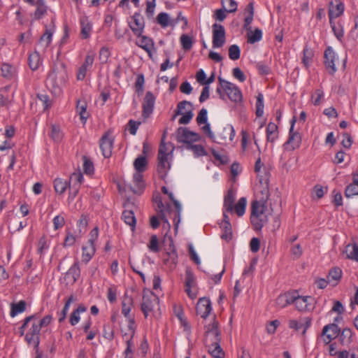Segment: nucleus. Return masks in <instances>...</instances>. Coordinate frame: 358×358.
Segmentation results:
<instances>
[{
  "label": "nucleus",
  "instance_id": "nucleus-8",
  "mask_svg": "<svg viewBox=\"0 0 358 358\" xmlns=\"http://www.w3.org/2000/svg\"><path fill=\"white\" fill-rule=\"evenodd\" d=\"M159 301V298L152 292L146 289L143 291L141 309L145 318L148 317L150 313L153 311Z\"/></svg>",
  "mask_w": 358,
  "mask_h": 358
},
{
  "label": "nucleus",
  "instance_id": "nucleus-4",
  "mask_svg": "<svg viewBox=\"0 0 358 358\" xmlns=\"http://www.w3.org/2000/svg\"><path fill=\"white\" fill-rule=\"evenodd\" d=\"M38 315L34 314L24 318L23 324L20 327V335L24 334V330L28 324L31 322V326L25 335V341L29 345H33L34 348H37L40 344L39 334L41 328L38 324Z\"/></svg>",
  "mask_w": 358,
  "mask_h": 358
},
{
  "label": "nucleus",
  "instance_id": "nucleus-12",
  "mask_svg": "<svg viewBox=\"0 0 358 358\" xmlns=\"http://www.w3.org/2000/svg\"><path fill=\"white\" fill-rule=\"evenodd\" d=\"M192 104L188 101H182L177 106L176 114H182L179 119L178 123L180 124H188L193 117Z\"/></svg>",
  "mask_w": 358,
  "mask_h": 358
},
{
  "label": "nucleus",
  "instance_id": "nucleus-19",
  "mask_svg": "<svg viewBox=\"0 0 358 358\" xmlns=\"http://www.w3.org/2000/svg\"><path fill=\"white\" fill-rule=\"evenodd\" d=\"M131 22H129V27L136 36H141L144 31L145 20L139 12H136L131 17Z\"/></svg>",
  "mask_w": 358,
  "mask_h": 358
},
{
  "label": "nucleus",
  "instance_id": "nucleus-35",
  "mask_svg": "<svg viewBox=\"0 0 358 358\" xmlns=\"http://www.w3.org/2000/svg\"><path fill=\"white\" fill-rule=\"evenodd\" d=\"M344 12V4L342 2H338L336 6H334L333 2L329 3V21L333 20L334 18L338 17Z\"/></svg>",
  "mask_w": 358,
  "mask_h": 358
},
{
  "label": "nucleus",
  "instance_id": "nucleus-38",
  "mask_svg": "<svg viewBox=\"0 0 358 358\" xmlns=\"http://www.w3.org/2000/svg\"><path fill=\"white\" fill-rule=\"evenodd\" d=\"M87 103L85 100L81 99L77 101L76 112L80 115V120L83 124H85L89 113L87 112Z\"/></svg>",
  "mask_w": 358,
  "mask_h": 358
},
{
  "label": "nucleus",
  "instance_id": "nucleus-18",
  "mask_svg": "<svg viewBox=\"0 0 358 358\" xmlns=\"http://www.w3.org/2000/svg\"><path fill=\"white\" fill-rule=\"evenodd\" d=\"M95 55V52L92 50L87 52L84 62L79 67L77 72L76 78L78 80H83L85 79L87 71L93 66Z\"/></svg>",
  "mask_w": 358,
  "mask_h": 358
},
{
  "label": "nucleus",
  "instance_id": "nucleus-54",
  "mask_svg": "<svg viewBox=\"0 0 358 358\" xmlns=\"http://www.w3.org/2000/svg\"><path fill=\"white\" fill-rule=\"evenodd\" d=\"M339 358H358V347L351 348L348 351H341Z\"/></svg>",
  "mask_w": 358,
  "mask_h": 358
},
{
  "label": "nucleus",
  "instance_id": "nucleus-21",
  "mask_svg": "<svg viewBox=\"0 0 358 358\" xmlns=\"http://www.w3.org/2000/svg\"><path fill=\"white\" fill-rule=\"evenodd\" d=\"M219 323L216 320L215 316L213 317V322L205 327V339L204 342L216 341V338H220V331L218 329Z\"/></svg>",
  "mask_w": 358,
  "mask_h": 358
},
{
  "label": "nucleus",
  "instance_id": "nucleus-36",
  "mask_svg": "<svg viewBox=\"0 0 358 358\" xmlns=\"http://www.w3.org/2000/svg\"><path fill=\"white\" fill-rule=\"evenodd\" d=\"M82 250V261L83 262L87 264L95 254V244L87 243V245L83 246Z\"/></svg>",
  "mask_w": 358,
  "mask_h": 358
},
{
  "label": "nucleus",
  "instance_id": "nucleus-32",
  "mask_svg": "<svg viewBox=\"0 0 358 358\" xmlns=\"http://www.w3.org/2000/svg\"><path fill=\"white\" fill-rule=\"evenodd\" d=\"M139 40L136 41V45L144 50L151 58L152 53V50L154 48V41L152 38L143 36V34L141 36H137Z\"/></svg>",
  "mask_w": 358,
  "mask_h": 358
},
{
  "label": "nucleus",
  "instance_id": "nucleus-15",
  "mask_svg": "<svg viewBox=\"0 0 358 358\" xmlns=\"http://www.w3.org/2000/svg\"><path fill=\"white\" fill-rule=\"evenodd\" d=\"M133 304V298L124 295L122 301V313L128 321L127 329H131L132 331L133 328L136 327L134 317L130 314Z\"/></svg>",
  "mask_w": 358,
  "mask_h": 358
},
{
  "label": "nucleus",
  "instance_id": "nucleus-37",
  "mask_svg": "<svg viewBox=\"0 0 358 358\" xmlns=\"http://www.w3.org/2000/svg\"><path fill=\"white\" fill-rule=\"evenodd\" d=\"M266 139L271 143H274L278 138V127L274 122H269L266 127Z\"/></svg>",
  "mask_w": 358,
  "mask_h": 358
},
{
  "label": "nucleus",
  "instance_id": "nucleus-11",
  "mask_svg": "<svg viewBox=\"0 0 358 358\" xmlns=\"http://www.w3.org/2000/svg\"><path fill=\"white\" fill-rule=\"evenodd\" d=\"M153 201L157 206L159 217L164 222V227H165V225H166L167 228L169 229L171 225L166 216V213L169 214L170 215H172V206L169 203H167L165 206L163 203L162 196L159 193L153 196Z\"/></svg>",
  "mask_w": 358,
  "mask_h": 358
},
{
  "label": "nucleus",
  "instance_id": "nucleus-63",
  "mask_svg": "<svg viewBox=\"0 0 358 358\" xmlns=\"http://www.w3.org/2000/svg\"><path fill=\"white\" fill-rule=\"evenodd\" d=\"M157 22L162 27H166L169 25V15L166 13H160L157 17Z\"/></svg>",
  "mask_w": 358,
  "mask_h": 358
},
{
  "label": "nucleus",
  "instance_id": "nucleus-10",
  "mask_svg": "<svg viewBox=\"0 0 358 358\" xmlns=\"http://www.w3.org/2000/svg\"><path fill=\"white\" fill-rule=\"evenodd\" d=\"M185 291L187 296L192 299L197 296L198 287L196 278L192 269L189 267L185 270Z\"/></svg>",
  "mask_w": 358,
  "mask_h": 358
},
{
  "label": "nucleus",
  "instance_id": "nucleus-25",
  "mask_svg": "<svg viewBox=\"0 0 358 358\" xmlns=\"http://www.w3.org/2000/svg\"><path fill=\"white\" fill-rule=\"evenodd\" d=\"M340 333V329L337 324H329L324 327L322 329V336L324 342L329 344L336 338Z\"/></svg>",
  "mask_w": 358,
  "mask_h": 358
},
{
  "label": "nucleus",
  "instance_id": "nucleus-52",
  "mask_svg": "<svg viewBox=\"0 0 358 358\" xmlns=\"http://www.w3.org/2000/svg\"><path fill=\"white\" fill-rule=\"evenodd\" d=\"M262 38V31L261 29L257 28L254 31L250 30L248 34V42L250 43H255L259 41Z\"/></svg>",
  "mask_w": 358,
  "mask_h": 358
},
{
  "label": "nucleus",
  "instance_id": "nucleus-23",
  "mask_svg": "<svg viewBox=\"0 0 358 358\" xmlns=\"http://www.w3.org/2000/svg\"><path fill=\"white\" fill-rule=\"evenodd\" d=\"M256 196L257 201L266 203L270 196L268 181L267 179L259 180V184L256 187Z\"/></svg>",
  "mask_w": 358,
  "mask_h": 358
},
{
  "label": "nucleus",
  "instance_id": "nucleus-45",
  "mask_svg": "<svg viewBox=\"0 0 358 358\" xmlns=\"http://www.w3.org/2000/svg\"><path fill=\"white\" fill-rule=\"evenodd\" d=\"M26 306L27 303L24 300H21L18 303H12L10 304V317H14L17 314L23 313L26 310Z\"/></svg>",
  "mask_w": 358,
  "mask_h": 358
},
{
  "label": "nucleus",
  "instance_id": "nucleus-28",
  "mask_svg": "<svg viewBox=\"0 0 358 358\" xmlns=\"http://www.w3.org/2000/svg\"><path fill=\"white\" fill-rule=\"evenodd\" d=\"M136 327L133 328V331L131 329H127V332L122 334L123 338L127 343V348L124 351L125 358H132L133 350L134 348V343L132 339L135 335Z\"/></svg>",
  "mask_w": 358,
  "mask_h": 358
},
{
  "label": "nucleus",
  "instance_id": "nucleus-31",
  "mask_svg": "<svg viewBox=\"0 0 358 358\" xmlns=\"http://www.w3.org/2000/svg\"><path fill=\"white\" fill-rule=\"evenodd\" d=\"M170 199V200L173 202L175 206V210H172L173 215V222L175 227V230L177 231L178 228L179 223L180 222V215L182 211V206L178 201L175 199L173 193L169 192L167 194Z\"/></svg>",
  "mask_w": 358,
  "mask_h": 358
},
{
  "label": "nucleus",
  "instance_id": "nucleus-13",
  "mask_svg": "<svg viewBox=\"0 0 358 358\" xmlns=\"http://www.w3.org/2000/svg\"><path fill=\"white\" fill-rule=\"evenodd\" d=\"M115 138L111 131L105 132L99 140V147L102 155L105 158H109L112 155Z\"/></svg>",
  "mask_w": 358,
  "mask_h": 358
},
{
  "label": "nucleus",
  "instance_id": "nucleus-62",
  "mask_svg": "<svg viewBox=\"0 0 358 358\" xmlns=\"http://www.w3.org/2000/svg\"><path fill=\"white\" fill-rule=\"evenodd\" d=\"M145 83L144 76L143 74H140L137 76L135 82L136 92L138 95H141L143 92V85Z\"/></svg>",
  "mask_w": 358,
  "mask_h": 358
},
{
  "label": "nucleus",
  "instance_id": "nucleus-49",
  "mask_svg": "<svg viewBox=\"0 0 358 358\" xmlns=\"http://www.w3.org/2000/svg\"><path fill=\"white\" fill-rule=\"evenodd\" d=\"M222 229L221 238L225 241H230L232 238V227L231 224H220Z\"/></svg>",
  "mask_w": 358,
  "mask_h": 358
},
{
  "label": "nucleus",
  "instance_id": "nucleus-40",
  "mask_svg": "<svg viewBox=\"0 0 358 358\" xmlns=\"http://www.w3.org/2000/svg\"><path fill=\"white\" fill-rule=\"evenodd\" d=\"M35 6L36 7L34 13V19L38 20L44 17L48 12V6L44 0H36Z\"/></svg>",
  "mask_w": 358,
  "mask_h": 358
},
{
  "label": "nucleus",
  "instance_id": "nucleus-33",
  "mask_svg": "<svg viewBox=\"0 0 358 358\" xmlns=\"http://www.w3.org/2000/svg\"><path fill=\"white\" fill-rule=\"evenodd\" d=\"M343 254L346 255V258L358 262V244L356 243L348 244Z\"/></svg>",
  "mask_w": 358,
  "mask_h": 358
},
{
  "label": "nucleus",
  "instance_id": "nucleus-39",
  "mask_svg": "<svg viewBox=\"0 0 358 358\" xmlns=\"http://www.w3.org/2000/svg\"><path fill=\"white\" fill-rule=\"evenodd\" d=\"M235 136V131L234 127L228 125L222 129V132L218 135L219 142L224 143L227 139L229 141H232Z\"/></svg>",
  "mask_w": 358,
  "mask_h": 358
},
{
  "label": "nucleus",
  "instance_id": "nucleus-41",
  "mask_svg": "<svg viewBox=\"0 0 358 358\" xmlns=\"http://www.w3.org/2000/svg\"><path fill=\"white\" fill-rule=\"evenodd\" d=\"M293 293H285L280 294L276 299V304L280 308H285L288 305L292 304Z\"/></svg>",
  "mask_w": 358,
  "mask_h": 358
},
{
  "label": "nucleus",
  "instance_id": "nucleus-22",
  "mask_svg": "<svg viewBox=\"0 0 358 358\" xmlns=\"http://www.w3.org/2000/svg\"><path fill=\"white\" fill-rule=\"evenodd\" d=\"M312 319L309 317H301L299 320H290L289 327L296 331H301L302 335H305L307 329L311 325Z\"/></svg>",
  "mask_w": 358,
  "mask_h": 358
},
{
  "label": "nucleus",
  "instance_id": "nucleus-24",
  "mask_svg": "<svg viewBox=\"0 0 358 358\" xmlns=\"http://www.w3.org/2000/svg\"><path fill=\"white\" fill-rule=\"evenodd\" d=\"M155 99L156 98L152 92L148 91L146 92L142 104V115L144 117H148L152 113Z\"/></svg>",
  "mask_w": 358,
  "mask_h": 358
},
{
  "label": "nucleus",
  "instance_id": "nucleus-27",
  "mask_svg": "<svg viewBox=\"0 0 358 358\" xmlns=\"http://www.w3.org/2000/svg\"><path fill=\"white\" fill-rule=\"evenodd\" d=\"M221 338H216V341L205 342L208 352L213 358H224V352L220 347Z\"/></svg>",
  "mask_w": 358,
  "mask_h": 358
},
{
  "label": "nucleus",
  "instance_id": "nucleus-50",
  "mask_svg": "<svg viewBox=\"0 0 358 358\" xmlns=\"http://www.w3.org/2000/svg\"><path fill=\"white\" fill-rule=\"evenodd\" d=\"M1 71V76L7 79H11L15 76V68L7 63L2 64Z\"/></svg>",
  "mask_w": 358,
  "mask_h": 358
},
{
  "label": "nucleus",
  "instance_id": "nucleus-6",
  "mask_svg": "<svg viewBox=\"0 0 358 358\" xmlns=\"http://www.w3.org/2000/svg\"><path fill=\"white\" fill-rule=\"evenodd\" d=\"M236 196L234 192L230 189L224 195L223 209L225 211L232 213L235 212L238 217H241L245 214L247 200L245 197H241L238 199V203L234 205Z\"/></svg>",
  "mask_w": 358,
  "mask_h": 358
},
{
  "label": "nucleus",
  "instance_id": "nucleus-55",
  "mask_svg": "<svg viewBox=\"0 0 358 358\" xmlns=\"http://www.w3.org/2000/svg\"><path fill=\"white\" fill-rule=\"evenodd\" d=\"M264 96L263 94L259 93L257 96L256 101V115L258 117H260L264 114Z\"/></svg>",
  "mask_w": 358,
  "mask_h": 358
},
{
  "label": "nucleus",
  "instance_id": "nucleus-7",
  "mask_svg": "<svg viewBox=\"0 0 358 358\" xmlns=\"http://www.w3.org/2000/svg\"><path fill=\"white\" fill-rule=\"evenodd\" d=\"M266 204L257 200L252 203L250 220L256 230H260L268 222L267 216L264 215Z\"/></svg>",
  "mask_w": 358,
  "mask_h": 358
},
{
  "label": "nucleus",
  "instance_id": "nucleus-5",
  "mask_svg": "<svg viewBox=\"0 0 358 358\" xmlns=\"http://www.w3.org/2000/svg\"><path fill=\"white\" fill-rule=\"evenodd\" d=\"M68 80L67 71L64 64L54 66L47 78V85L55 94L61 92L62 87Z\"/></svg>",
  "mask_w": 358,
  "mask_h": 358
},
{
  "label": "nucleus",
  "instance_id": "nucleus-53",
  "mask_svg": "<svg viewBox=\"0 0 358 358\" xmlns=\"http://www.w3.org/2000/svg\"><path fill=\"white\" fill-rule=\"evenodd\" d=\"M313 56V51L308 47V45H306L303 50L302 62L306 67H308L310 64Z\"/></svg>",
  "mask_w": 358,
  "mask_h": 358
},
{
  "label": "nucleus",
  "instance_id": "nucleus-56",
  "mask_svg": "<svg viewBox=\"0 0 358 358\" xmlns=\"http://www.w3.org/2000/svg\"><path fill=\"white\" fill-rule=\"evenodd\" d=\"M355 196H358V184L352 182L346 187L345 190V196L347 198H351Z\"/></svg>",
  "mask_w": 358,
  "mask_h": 358
},
{
  "label": "nucleus",
  "instance_id": "nucleus-59",
  "mask_svg": "<svg viewBox=\"0 0 358 358\" xmlns=\"http://www.w3.org/2000/svg\"><path fill=\"white\" fill-rule=\"evenodd\" d=\"M148 247L150 251L153 252H158L160 250L159 241L156 235L151 236Z\"/></svg>",
  "mask_w": 358,
  "mask_h": 358
},
{
  "label": "nucleus",
  "instance_id": "nucleus-34",
  "mask_svg": "<svg viewBox=\"0 0 358 358\" xmlns=\"http://www.w3.org/2000/svg\"><path fill=\"white\" fill-rule=\"evenodd\" d=\"M164 263L168 266L171 269L176 267L178 263V254L173 246L170 252H167L164 257Z\"/></svg>",
  "mask_w": 358,
  "mask_h": 358
},
{
  "label": "nucleus",
  "instance_id": "nucleus-20",
  "mask_svg": "<svg viewBox=\"0 0 358 358\" xmlns=\"http://www.w3.org/2000/svg\"><path fill=\"white\" fill-rule=\"evenodd\" d=\"M324 65L329 74L334 75L337 69L336 67L335 61L337 56L334 49L329 46L326 48L324 52Z\"/></svg>",
  "mask_w": 358,
  "mask_h": 358
},
{
  "label": "nucleus",
  "instance_id": "nucleus-30",
  "mask_svg": "<svg viewBox=\"0 0 358 358\" xmlns=\"http://www.w3.org/2000/svg\"><path fill=\"white\" fill-rule=\"evenodd\" d=\"M80 25V37L83 39H88L92 31V24L86 15H83L79 19Z\"/></svg>",
  "mask_w": 358,
  "mask_h": 358
},
{
  "label": "nucleus",
  "instance_id": "nucleus-14",
  "mask_svg": "<svg viewBox=\"0 0 358 358\" xmlns=\"http://www.w3.org/2000/svg\"><path fill=\"white\" fill-rule=\"evenodd\" d=\"M176 138L179 143L189 145L192 142L199 141L200 140V135L189 131L186 127H179L176 132Z\"/></svg>",
  "mask_w": 358,
  "mask_h": 358
},
{
  "label": "nucleus",
  "instance_id": "nucleus-46",
  "mask_svg": "<svg viewBox=\"0 0 358 358\" xmlns=\"http://www.w3.org/2000/svg\"><path fill=\"white\" fill-rule=\"evenodd\" d=\"M329 23L336 38L339 41H342V39L344 36V29L341 21L339 20L335 23L333 20H331L329 21Z\"/></svg>",
  "mask_w": 358,
  "mask_h": 358
},
{
  "label": "nucleus",
  "instance_id": "nucleus-51",
  "mask_svg": "<svg viewBox=\"0 0 358 358\" xmlns=\"http://www.w3.org/2000/svg\"><path fill=\"white\" fill-rule=\"evenodd\" d=\"M342 277V271L338 267L333 268L329 271L327 279L331 282L332 280L335 281V285L337 284L338 281Z\"/></svg>",
  "mask_w": 358,
  "mask_h": 358
},
{
  "label": "nucleus",
  "instance_id": "nucleus-48",
  "mask_svg": "<svg viewBox=\"0 0 358 358\" xmlns=\"http://www.w3.org/2000/svg\"><path fill=\"white\" fill-rule=\"evenodd\" d=\"M122 218L127 224L131 227L132 230L135 228L136 217L133 211L124 210L122 213Z\"/></svg>",
  "mask_w": 358,
  "mask_h": 358
},
{
  "label": "nucleus",
  "instance_id": "nucleus-47",
  "mask_svg": "<svg viewBox=\"0 0 358 358\" xmlns=\"http://www.w3.org/2000/svg\"><path fill=\"white\" fill-rule=\"evenodd\" d=\"M66 275L71 277L73 282H76L80 276V269L79 266V262L75 261L73 264L70 267L66 273Z\"/></svg>",
  "mask_w": 358,
  "mask_h": 358
},
{
  "label": "nucleus",
  "instance_id": "nucleus-57",
  "mask_svg": "<svg viewBox=\"0 0 358 358\" xmlns=\"http://www.w3.org/2000/svg\"><path fill=\"white\" fill-rule=\"evenodd\" d=\"M180 41L185 50H189L192 48L193 45L192 38L187 34H182L180 38Z\"/></svg>",
  "mask_w": 358,
  "mask_h": 358
},
{
  "label": "nucleus",
  "instance_id": "nucleus-61",
  "mask_svg": "<svg viewBox=\"0 0 358 358\" xmlns=\"http://www.w3.org/2000/svg\"><path fill=\"white\" fill-rule=\"evenodd\" d=\"M52 31L51 29H46L45 33L41 36L40 43H45V48L49 46L52 41Z\"/></svg>",
  "mask_w": 358,
  "mask_h": 358
},
{
  "label": "nucleus",
  "instance_id": "nucleus-29",
  "mask_svg": "<svg viewBox=\"0 0 358 358\" xmlns=\"http://www.w3.org/2000/svg\"><path fill=\"white\" fill-rule=\"evenodd\" d=\"M157 159V173L159 178L164 179L167 175L168 171L171 168V164L168 161V157H164L162 156V151L160 152V154H158Z\"/></svg>",
  "mask_w": 358,
  "mask_h": 358
},
{
  "label": "nucleus",
  "instance_id": "nucleus-2",
  "mask_svg": "<svg viewBox=\"0 0 358 358\" xmlns=\"http://www.w3.org/2000/svg\"><path fill=\"white\" fill-rule=\"evenodd\" d=\"M218 80L220 85L216 89V92L221 99L225 100L227 96L231 101L237 105L242 103L243 94L238 86L221 77L218 78Z\"/></svg>",
  "mask_w": 358,
  "mask_h": 358
},
{
  "label": "nucleus",
  "instance_id": "nucleus-42",
  "mask_svg": "<svg viewBox=\"0 0 358 358\" xmlns=\"http://www.w3.org/2000/svg\"><path fill=\"white\" fill-rule=\"evenodd\" d=\"M87 310V308L83 304H80L71 314L69 322L72 326L76 325L80 320V314Z\"/></svg>",
  "mask_w": 358,
  "mask_h": 358
},
{
  "label": "nucleus",
  "instance_id": "nucleus-44",
  "mask_svg": "<svg viewBox=\"0 0 358 358\" xmlns=\"http://www.w3.org/2000/svg\"><path fill=\"white\" fill-rule=\"evenodd\" d=\"M49 136L53 140L54 142L59 143L62 141L64 136V134L59 126L56 124H52L50 126Z\"/></svg>",
  "mask_w": 358,
  "mask_h": 358
},
{
  "label": "nucleus",
  "instance_id": "nucleus-17",
  "mask_svg": "<svg viewBox=\"0 0 358 358\" xmlns=\"http://www.w3.org/2000/svg\"><path fill=\"white\" fill-rule=\"evenodd\" d=\"M293 302L299 311H308L313 308L314 299L311 296H301L296 292H293Z\"/></svg>",
  "mask_w": 358,
  "mask_h": 358
},
{
  "label": "nucleus",
  "instance_id": "nucleus-60",
  "mask_svg": "<svg viewBox=\"0 0 358 358\" xmlns=\"http://www.w3.org/2000/svg\"><path fill=\"white\" fill-rule=\"evenodd\" d=\"M241 50L237 45H231L229 48V57L231 60H237L240 58Z\"/></svg>",
  "mask_w": 358,
  "mask_h": 358
},
{
  "label": "nucleus",
  "instance_id": "nucleus-43",
  "mask_svg": "<svg viewBox=\"0 0 358 358\" xmlns=\"http://www.w3.org/2000/svg\"><path fill=\"white\" fill-rule=\"evenodd\" d=\"M28 64L32 71L37 70L41 64V59L39 53L37 51L29 54Z\"/></svg>",
  "mask_w": 358,
  "mask_h": 358
},
{
  "label": "nucleus",
  "instance_id": "nucleus-58",
  "mask_svg": "<svg viewBox=\"0 0 358 358\" xmlns=\"http://www.w3.org/2000/svg\"><path fill=\"white\" fill-rule=\"evenodd\" d=\"M187 148L191 150L195 157L204 156L206 155L204 148L201 145H187Z\"/></svg>",
  "mask_w": 358,
  "mask_h": 358
},
{
  "label": "nucleus",
  "instance_id": "nucleus-16",
  "mask_svg": "<svg viewBox=\"0 0 358 358\" xmlns=\"http://www.w3.org/2000/svg\"><path fill=\"white\" fill-rule=\"evenodd\" d=\"M213 29V47L214 48H222L226 42V31L224 26L215 23Z\"/></svg>",
  "mask_w": 358,
  "mask_h": 358
},
{
  "label": "nucleus",
  "instance_id": "nucleus-3",
  "mask_svg": "<svg viewBox=\"0 0 358 358\" xmlns=\"http://www.w3.org/2000/svg\"><path fill=\"white\" fill-rule=\"evenodd\" d=\"M148 162L145 155L138 156L134 162L136 172L133 176L134 185H129L128 188L136 194H141L145 189V182L142 172L146 169Z\"/></svg>",
  "mask_w": 358,
  "mask_h": 358
},
{
  "label": "nucleus",
  "instance_id": "nucleus-64",
  "mask_svg": "<svg viewBox=\"0 0 358 358\" xmlns=\"http://www.w3.org/2000/svg\"><path fill=\"white\" fill-rule=\"evenodd\" d=\"M352 336V330L349 328H344L340 334V341L342 343H344L345 342H350Z\"/></svg>",
  "mask_w": 358,
  "mask_h": 358
},
{
  "label": "nucleus",
  "instance_id": "nucleus-9",
  "mask_svg": "<svg viewBox=\"0 0 358 358\" xmlns=\"http://www.w3.org/2000/svg\"><path fill=\"white\" fill-rule=\"evenodd\" d=\"M296 121V117L294 116L290 122L291 126L289 131L288 139L283 144V148L285 150L293 151L299 148L301 145V136L298 131L294 130Z\"/></svg>",
  "mask_w": 358,
  "mask_h": 358
},
{
  "label": "nucleus",
  "instance_id": "nucleus-1",
  "mask_svg": "<svg viewBox=\"0 0 358 358\" xmlns=\"http://www.w3.org/2000/svg\"><path fill=\"white\" fill-rule=\"evenodd\" d=\"M83 180L81 173H73L69 179L55 178L53 182L54 188L59 194H63L69 188V199H73L77 196Z\"/></svg>",
  "mask_w": 358,
  "mask_h": 358
},
{
  "label": "nucleus",
  "instance_id": "nucleus-26",
  "mask_svg": "<svg viewBox=\"0 0 358 358\" xmlns=\"http://www.w3.org/2000/svg\"><path fill=\"white\" fill-rule=\"evenodd\" d=\"M196 313L206 319L212 310L211 302L206 297L200 298L196 304Z\"/></svg>",
  "mask_w": 358,
  "mask_h": 358
}]
</instances>
